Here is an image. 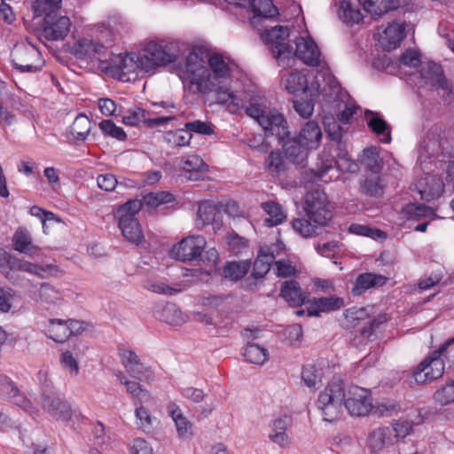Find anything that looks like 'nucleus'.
Wrapping results in <instances>:
<instances>
[{"label": "nucleus", "mask_w": 454, "mask_h": 454, "mask_svg": "<svg viewBox=\"0 0 454 454\" xmlns=\"http://www.w3.org/2000/svg\"><path fill=\"white\" fill-rule=\"evenodd\" d=\"M182 168L188 174L189 180H199L202 173L207 171V165L198 155H188L181 161Z\"/></svg>", "instance_id": "obj_35"}, {"label": "nucleus", "mask_w": 454, "mask_h": 454, "mask_svg": "<svg viewBox=\"0 0 454 454\" xmlns=\"http://www.w3.org/2000/svg\"><path fill=\"white\" fill-rule=\"evenodd\" d=\"M301 379L309 388H316L321 382L322 372L315 365L308 364L302 369Z\"/></svg>", "instance_id": "obj_55"}, {"label": "nucleus", "mask_w": 454, "mask_h": 454, "mask_svg": "<svg viewBox=\"0 0 454 454\" xmlns=\"http://www.w3.org/2000/svg\"><path fill=\"white\" fill-rule=\"evenodd\" d=\"M167 411L175 422L177 434L182 439H189L192 435V424L184 416L180 407L170 403L167 406Z\"/></svg>", "instance_id": "obj_23"}, {"label": "nucleus", "mask_w": 454, "mask_h": 454, "mask_svg": "<svg viewBox=\"0 0 454 454\" xmlns=\"http://www.w3.org/2000/svg\"><path fill=\"white\" fill-rule=\"evenodd\" d=\"M364 7V10L369 13L372 19L378 20L383 14L399 6L398 0H358Z\"/></svg>", "instance_id": "obj_26"}, {"label": "nucleus", "mask_w": 454, "mask_h": 454, "mask_svg": "<svg viewBox=\"0 0 454 454\" xmlns=\"http://www.w3.org/2000/svg\"><path fill=\"white\" fill-rule=\"evenodd\" d=\"M20 295L12 288H0V311L7 313L20 302Z\"/></svg>", "instance_id": "obj_52"}, {"label": "nucleus", "mask_w": 454, "mask_h": 454, "mask_svg": "<svg viewBox=\"0 0 454 454\" xmlns=\"http://www.w3.org/2000/svg\"><path fill=\"white\" fill-rule=\"evenodd\" d=\"M286 90L294 95L306 92L308 89V80L304 72L294 71L290 73L285 81Z\"/></svg>", "instance_id": "obj_41"}, {"label": "nucleus", "mask_w": 454, "mask_h": 454, "mask_svg": "<svg viewBox=\"0 0 454 454\" xmlns=\"http://www.w3.org/2000/svg\"><path fill=\"white\" fill-rule=\"evenodd\" d=\"M289 422L286 419H277L270 424L269 439L281 448H288L291 445V439L286 431Z\"/></svg>", "instance_id": "obj_27"}, {"label": "nucleus", "mask_w": 454, "mask_h": 454, "mask_svg": "<svg viewBox=\"0 0 454 454\" xmlns=\"http://www.w3.org/2000/svg\"><path fill=\"white\" fill-rule=\"evenodd\" d=\"M289 36V29L287 27L276 26L271 29L264 31L262 37L267 43H277Z\"/></svg>", "instance_id": "obj_61"}, {"label": "nucleus", "mask_w": 454, "mask_h": 454, "mask_svg": "<svg viewBox=\"0 0 454 454\" xmlns=\"http://www.w3.org/2000/svg\"><path fill=\"white\" fill-rule=\"evenodd\" d=\"M441 152V144L434 135H427L420 144L419 160L420 163Z\"/></svg>", "instance_id": "obj_45"}, {"label": "nucleus", "mask_w": 454, "mask_h": 454, "mask_svg": "<svg viewBox=\"0 0 454 454\" xmlns=\"http://www.w3.org/2000/svg\"><path fill=\"white\" fill-rule=\"evenodd\" d=\"M246 113L254 119L269 135H274L280 140L288 137L289 130L286 121L277 110L267 109L264 97L251 96Z\"/></svg>", "instance_id": "obj_4"}, {"label": "nucleus", "mask_w": 454, "mask_h": 454, "mask_svg": "<svg viewBox=\"0 0 454 454\" xmlns=\"http://www.w3.org/2000/svg\"><path fill=\"white\" fill-rule=\"evenodd\" d=\"M15 405L21 408L27 414L32 417H35L39 414V410L32 403V402L20 391H19L10 400Z\"/></svg>", "instance_id": "obj_60"}, {"label": "nucleus", "mask_w": 454, "mask_h": 454, "mask_svg": "<svg viewBox=\"0 0 454 454\" xmlns=\"http://www.w3.org/2000/svg\"><path fill=\"white\" fill-rule=\"evenodd\" d=\"M387 281V278L380 274L371 272L360 274L356 279L352 294L355 296H359L370 288L384 286Z\"/></svg>", "instance_id": "obj_25"}, {"label": "nucleus", "mask_w": 454, "mask_h": 454, "mask_svg": "<svg viewBox=\"0 0 454 454\" xmlns=\"http://www.w3.org/2000/svg\"><path fill=\"white\" fill-rule=\"evenodd\" d=\"M153 106L154 108L160 106L166 110V113L163 111H147L140 107H132L123 114L121 113L120 115H121L122 122L129 126L143 123L147 128L154 129L164 126L175 119V115L171 114L172 112L169 110V108H173V106L161 102L160 104H154Z\"/></svg>", "instance_id": "obj_6"}, {"label": "nucleus", "mask_w": 454, "mask_h": 454, "mask_svg": "<svg viewBox=\"0 0 454 454\" xmlns=\"http://www.w3.org/2000/svg\"><path fill=\"white\" fill-rule=\"evenodd\" d=\"M14 250L27 254L28 256H35L39 251V247L32 243V239L27 231L19 229L12 238Z\"/></svg>", "instance_id": "obj_31"}, {"label": "nucleus", "mask_w": 454, "mask_h": 454, "mask_svg": "<svg viewBox=\"0 0 454 454\" xmlns=\"http://www.w3.org/2000/svg\"><path fill=\"white\" fill-rule=\"evenodd\" d=\"M338 15L347 24L359 23L363 20L356 0H340Z\"/></svg>", "instance_id": "obj_29"}, {"label": "nucleus", "mask_w": 454, "mask_h": 454, "mask_svg": "<svg viewBox=\"0 0 454 454\" xmlns=\"http://www.w3.org/2000/svg\"><path fill=\"white\" fill-rule=\"evenodd\" d=\"M122 236L129 242L139 244L144 239V234L138 220L126 223V226L119 225Z\"/></svg>", "instance_id": "obj_50"}, {"label": "nucleus", "mask_w": 454, "mask_h": 454, "mask_svg": "<svg viewBox=\"0 0 454 454\" xmlns=\"http://www.w3.org/2000/svg\"><path fill=\"white\" fill-rule=\"evenodd\" d=\"M444 372V363L439 351L426 358L413 372L414 380L419 384H425L440 378Z\"/></svg>", "instance_id": "obj_11"}, {"label": "nucleus", "mask_w": 454, "mask_h": 454, "mask_svg": "<svg viewBox=\"0 0 454 454\" xmlns=\"http://www.w3.org/2000/svg\"><path fill=\"white\" fill-rule=\"evenodd\" d=\"M67 320L49 319L45 329L46 335L56 342H65L69 339Z\"/></svg>", "instance_id": "obj_38"}, {"label": "nucleus", "mask_w": 454, "mask_h": 454, "mask_svg": "<svg viewBox=\"0 0 454 454\" xmlns=\"http://www.w3.org/2000/svg\"><path fill=\"white\" fill-rule=\"evenodd\" d=\"M280 295L291 306L298 307L305 303L307 295L301 289L299 284L294 280L286 281L283 283Z\"/></svg>", "instance_id": "obj_28"}, {"label": "nucleus", "mask_w": 454, "mask_h": 454, "mask_svg": "<svg viewBox=\"0 0 454 454\" xmlns=\"http://www.w3.org/2000/svg\"><path fill=\"white\" fill-rule=\"evenodd\" d=\"M11 58L14 68L21 73L38 72L44 65L41 52L29 42L15 44L11 52Z\"/></svg>", "instance_id": "obj_8"}, {"label": "nucleus", "mask_w": 454, "mask_h": 454, "mask_svg": "<svg viewBox=\"0 0 454 454\" xmlns=\"http://www.w3.org/2000/svg\"><path fill=\"white\" fill-rule=\"evenodd\" d=\"M342 404L351 416L356 417L368 415L373 407L369 389L350 386L345 390L341 380L333 379L320 393L317 408L324 419L330 422L340 415Z\"/></svg>", "instance_id": "obj_1"}, {"label": "nucleus", "mask_w": 454, "mask_h": 454, "mask_svg": "<svg viewBox=\"0 0 454 454\" xmlns=\"http://www.w3.org/2000/svg\"><path fill=\"white\" fill-rule=\"evenodd\" d=\"M343 298L330 296L324 298H315L309 301L308 315L318 317L322 312H330L340 309L344 306Z\"/></svg>", "instance_id": "obj_21"}, {"label": "nucleus", "mask_w": 454, "mask_h": 454, "mask_svg": "<svg viewBox=\"0 0 454 454\" xmlns=\"http://www.w3.org/2000/svg\"><path fill=\"white\" fill-rule=\"evenodd\" d=\"M71 21L68 17L51 12L43 19V35L48 40L63 39L69 32Z\"/></svg>", "instance_id": "obj_14"}, {"label": "nucleus", "mask_w": 454, "mask_h": 454, "mask_svg": "<svg viewBox=\"0 0 454 454\" xmlns=\"http://www.w3.org/2000/svg\"><path fill=\"white\" fill-rule=\"evenodd\" d=\"M249 269L250 262L248 261L230 262L223 268L222 275L231 280H239L248 272Z\"/></svg>", "instance_id": "obj_44"}, {"label": "nucleus", "mask_w": 454, "mask_h": 454, "mask_svg": "<svg viewBox=\"0 0 454 454\" xmlns=\"http://www.w3.org/2000/svg\"><path fill=\"white\" fill-rule=\"evenodd\" d=\"M184 128L190 134L194 132L200 135H212L214 133V125L211 122L200 120L186 122Z\"/></svg>", "instance_id": "obj_62"}, {"label": "nucleus", "mask_w": 454, "mask_h": 454, "mask_svg": "<svg viewBox=\"0 0 454 454\" xmlns=\"http://www.w3.org/2000/svg\"><path fill=\"white\" fill-rule=\"evenodd\" d=\"M420 76L426 84L436 89H447V82L443 76L441 66L434 62L423 63L420 69Z\"/></svg>", "instance_id": "obj_20"}, {"label": "nucleus", "mask_w": 454, "mask_h": 454, "mask_svg": "<svg viewBox=\"0 0 454 454\" xmlns=\"http://www.w3.org/2000/svg\"><path fill=\"white\" fill-rule=\"evenodd\" d=\"M41 404L44 411L58 420L74 425L83 419L79 409L73 407L69 401L55 393L47 394L44 390Z\"/></svg>", "instance_id": "obj_7"}, {"label": "nucleus", "mask_w": 454, "mask_h": 454, "mask_svg": "<svg viewBox=\"0 0 454 454\" xmlns=\"http://www.w3.org/2000/svg\"><path fill=\"white\" fill-rule=\"evenodd\" d=\"M283 148L286 157L300 166L305 164L310 151L297 137L285 141Z\"/></svg>", "instance_id": "obj_19"}, {"label": "nucleus", "mask_w": 454, "mask_h": 454, "mask_svg": "<svg viewBox=\"0 0 454 454\" xmlns=\"http://www.w3.org/2000/svg\"><path fill=\"white\" fill-rule=\"evenodd\" d=\"M360 162L367 169L377 173L380 168L381 160L377 147L365 148L360 158Z\"/></svg>", "instance_id": "obj_51"}, {"label": "nucleus", "mask_w": 454, "mask_h": 454, "mask_svg": "<svg viewBox=\"0 0 454 454\" xmlns=\"http://www.w3.org/2000/svg\"><path fill=\"white\" fill-rule=\"evenodd\" d=\"M35 300L46 304H61L64 301L61 292L48 283H42L35 293Z\"/></svg>", "instance_id": "obj_39"}, {"label": "nucleus", "mask_w": 454, "mask_h": 454, "mask_svg": "<svg viewBox=\"0 0 454 454\" xmlns=\"http://www.w3.org/2000/svg\"><path fill=\"white\" fill-rule=\"evenodd\" d=\"M157 317L173 325H180L186 321V316L182 313L175 303L168 302L156 310Z\"/></svg>", "instance_id": "obj_32"}, {"label": "nucleus", "mask_w": 454, "mask_h": 454, "mask_svg": "<svg viewBox=\"0 0 454 454\" xmlns=\"http://www.w3.org/2000/svg\"><path fill=\"white\" fill-rule=\"evenodd\" d=\"M192 135L185 129H176L166 133L165 141L173 146H186L189 145Z\"/></svg>", "instance_id": "obj_54"}, {"label": "nucleus", "mask_w": 454, "mask_h": 454, "mask_svg": "<svg viewBox=\"0 0 454 454\" xmlns=\"http://www.w3.org/2000/svg\"><path fill=\"white\" fill-rule=\"evenodd\" d=\"M264 165L267 172L273 176L286 172L288 168L286 160L278 151H271L267 156Z\"/></svg>", "instance_id": "obj_43"}, {"label": "nucleus", "mask_w": 454, "mask_h": 454, "mask_svg": "<svg viewBox=\"0 0 454 454\" xmlns=\"http://www.w3.org/2000/svg\"><path fill=\"white\" fill-rule=\"evenodd\" d=\"M250 7L254 13L251 19L253 25H255L260 18H274L278 15V10L271 0H252Z\"/></svg>", "instance_id": "obj_36"}, {"label": "nucleus", "mask_w": 454, "mask_h": 454, "mask_svg": "<svg viewBox=\"0 0 454 454\" xmlns=\"http://www.w3.org/2000/svg\"><path fill=\"white\" fill-rule=\"evenodd\" d=\"M61 5V0H34L33 10L35 16H41L43 14L54 12L59 9Z\"/></svg>", "instance_id": "obj_58"}, {"label": "nucleus", "mask_w": 454, "mask_h": 454, "mask_svg": "<svg viewBox=\"0 0 454 454\" xmlns=\"http://www.w3.org/2000/svg\"><path fill=\"white\" fill-rule=\"evenodd\" d=\"M243 356L246 361L261 365L266 362L268 352L263 347L254 343H247L244 349Z\"/></svg>", "instance_id": "obj_48"}, {"label": "nucleus", "mask_w": 454, "mask_h": 454, "mask_svg": "<svg viewBox=\"0 0 454 454\" xmlns=\"http://www.w3.org/2000/svg\"><path fill=\"white\" fill-rule=\"evenodd\" d=\"M12 270L24 271L41 278L47 277H58L61 274V270L56 264H38L20 258L13 261Z\"/></svg>", "instance_id": "obj_16"}, {"label": "nucleus", "mask_w": 454, "mask_h": 454, "mask_svg": "<svg viewBox=\"0 0 454 454\" xmlns=\"http://www.w3.org/2000/svg\"><path fill=\"white\" fill-rule=\"evenodd\" d=\"M144 72H151L159 67L175 62L182 54L178 43L150 42L138 53Z\"/></svg>", "instance_id": "obj_5"}, {"label": "nucleus", "mask_w": 454, "mask_h": 454, "mask_svg": "<svg viewBox=\"0 0 454 454\" xmlns=\"http://www.w3.org/2000/svg\"><path fill=\"white\" fill-rule=\"evenodd\" d=\"M422 200H432L442 195L444 190L442 179L435 175L425 174L414 184Z\"/></svg>", "instance_id": "obj_15"}, {"label": "nucleus", "mask_w": 454, "mask_h": 454, "mask_svg": "<svg viewBox=\"0 0 454 454\" xmlns=\"http://www.w3.org/2000/svg\"><path fill=\"white\" fill-rule=\"evenodd\" d=\"M293 229L303 238H310L317 234L318 224L311 223V220L305 218L294 219L292 223Z\"/></svg>", "instance_id": "obj_53"}, {"label": "nucleus", "mask_w": 454, "mask_h": 454, "mask_svg": "<svg viewBox=\"0 0 454 454\" xmlns=\"http://www.w3.org/2000/svg\"><path fill=\"white\" fill-rule=\"evenodd\" d=\"M295 53L293 54V49L285 43H278L272 51L280 66H291L295 61V57L300 59L304 64L310 67H317L324 69L326 66L324 56L321 53L317 43L309 37H299L295 41Z\"/></svg>", "instance_id": "obj_3"}, {"label": "nucleus", "mask_w": 454, "mask_h": 454, "mask_svg": "<svg viewBox=\"0 0 454 454\" xmlns=\"http://www.w3.org/2000/svg\"><path fill=\"white\" fill-rule=\"evenodd\" d=\"M143 207L148 208H156L161 205L171 203L175 200V196L169 192L160 191L156 192H149L140 200Z\"/></svg>", "instance_id": "obj_46"}, {"label": "nucleus", "mask_w": 454, "mask_h": 454, "mask_svg": "<svg viewBox=\"0 0 454 454\" xmlns=\"http://www.w3.org/2000/svg\"><path fill=\"white\" fill-rule=\"evenodd\" d=\"M228 84H223L217 90H212L211 92H215L216 100L218 103L227 106L231 107V111H237L239 109L246 108L248 105L243 99L239 98L232 91H231L228 87Z\"/></svg>", "instance_id": "obj_37"}, {"label": "nucleus", "mask_w": 454, "mask_h": 454, "mask_svg": "<svg viewBox=\"0 0 454 454\" xmlns=\"http://www.w3.org/2000/svg\"><path fill=\"white\" fill-rule=\"evenodd\" d=\"M140 62V56L136 53L111 55L106 65H102L101 69L118 75L121 80L128 81L130 77L126 78L127 75L137 76L139 72H144Z\"/></svg>", "instance_id": "obj_10"}, {"label": "nucleus", "mask_w": 454, "mask_h": 454, "mask_svg": "<svg viewBox=\"0 0 454 454\" xmlns=\"http://www.w3.org/2000/svg\"><path fill=\"white\" fill-rule=\"evenodd\" d=\"M143 207V203L140 200H130L120 206L116 211V217L118 218V225L126 226V223L137 220L136 215Z\"/></svg>", "instance_id": "obj_34"}, {"label": "nucleus", "mask_w": 454, "mask_h": 454, "mask_svg": "<svg viewBox=\"0 0 454 454\" xmlns=\"http://www.w3.org/2000/svg\"><path fill=\"white\" fill-rule=\"evenodd\" d=\"M262 209L269 217L265 220L268 226H277L281 224L287 216L286 212L282 206L274 201H267L262 204Z\"/></svg>", "instance_id": "obj_40"}, {"label": "nucleus", "mask_w": 454, "mask_h": 454, "mask_svg": "<svg viewBox=\"0 0 454 454\" xmlns=\"http://www.w3.org/2000/svg\"><path fill=\"white\" fill-rule=\"evenodd\" d=\"M305 213L313 223L320 226L326 225L333 217L326 194L319 190L307 192L304 201Z\"/></svg>", "instance_id": "obj_9"}, {"label": "nucleus", "mask_w": 454, "mask_h": 454, "mask_svg": "<svg viewBox=\"0 0 454 454\" xmlns=\"http://www.w3.org/2000/svg\"><path fill=\"white\" fill-rule=\"evenodd\" d=\"M322 137L323 133L318 123L315 121H309L301 129L297 137L309 150H315L319 146Z\"/></svg>", "instance_id": "obj_24"}, {"label": "nucleus", "mask_w": 454, "mask_h": 454, "mask_svg": "<svg viewBox=\"0 0 454 454\" xmlns=\"http://www.w3.org/2000/svg\"><path fill=\"white\" fill-rule=\"evenodd\" d=\"M125 387L127 391L132 395L135 405H137V403H143L151 401L152 396L150 393L146 389L142 388L138 382L129 380L126 383Z\"/></svg>", "instance_id": "obj_56"}, {"label": "nucleus", "mask_w": 454, "mask_h": 454, "mask_svg": "<svg viewBox=\"0 0 454 454\" xmlns=\"http://www.w3.org/2000/svg\"><path fill=\"white\" fill-rule=\"evenodd\" d=\"M368 127L378 136L382 135L381 141L388 144L391 142L390 126L383 120L380 114L372 111L365 112Z\"/></svg>", "instance_id": "obj_30"}, {"label": "nucleus", "mask_w": 454, "mask_h": 454, "mask_svg": "<svg viewBox=\"0 0 454 454\" xmlns=\"http://www.w3.org/2000/svg\"><path fill=\"white\" fill-rule=\"evenodd\" d=\"M389 436L395 440L404 438L409 434L411 427L407 422H395L391 426L387 427Z\"/></svg>", "instance_id": "obj_64"}, {"label": "nucleus", "mask_w": 454, "mask_h": 454, "mask_svg": "<svg viewBox=\"0 0 454 454\" xmlns=\"http://www.w3.org/2000/svg\"><path fill=\"white\" fill-rule=\"evenodd\" d=\"M275 258L270 247H261L257 258L254 262L253 276L255 278H262L270 270Z\"/></svg>", "instance_id": "obj_33"}, {"label": "nucleus", "mask_w": 454, "mask_h": 454, "mask_svg": "<svg viewBox=\"0 0 454 454\" xmlns=\"http://www.w3.org/2000/svg\"><path fill=\"white\" fill-rule=\"evenodd\" d=\"M74 51L76 55L82 58H98L100 62V67L107 62V59H101L106 53V47L89 38L78 40L74 46Z\"/></svg>", "instance_id": "obj_17"}, {"label": "nucleus", "mask_w": 454, "mask_h": 454, "mask_svg": "<svg viewBox=\"0 0 454 454\" xmlns=\"http://www.w3.org/2000/svg\"><path fill=\"white\" fill-rule=\"evenodd\" d=\"M99 128L102 132L109 137L116 138L120 141L126 139V133L123 129L114 124L112 120H104L99 123Z\"/></svg>", "instance_id": "obj_59"}, {"label": "nucleus", "mask_w": 454, "mask_h": 454, "mask_svg": "<svg viewBox=\"0 0 454 454\" xmlns=\"http://www.w3.org/2000/svg\"><path fill=\"white\" fill-rule=\"evenodd\" d=\"M197 221L201 225L212 223L215 231L220 230L223 225V222L218 205H215L211 201L201 202L199 205L197 212Z\"/></svg>", "instance_id": "obj_18"}, {"label": "nucleus", "mask_w": 454, "mask_h": 454, "mask_svg": "<svg viewBox=\"0 0 454 454\" xmlns=\"http://www.w3.org/2000/svg\"><path fill=\"white\" fill-rule=\"evenodd\" d=\"M403 213L408 220L419 221L424 218L434 219L436 217L434 210L423 204H408L403 208Z\"/></svg>", "instance_id": "obj_42"}, {"label": "nucleus", "mask_w": 454, "mask_h": 454, "mask_svg": "<svg viewBox=\"0 0 454 454\" xmlns=\"http://www.w3.org/2000/svg\"><path fill=\"white\" fill-rule=\"evenodd\" d=\"M206 240L201 236H191L182 239L172 249L173 255L179 261L187 262L201 257Z\"/></svg>", "instance_id": "obj_12"}, {"label": "nucleus", "mask_w": 454, "mask_h": 454, "mask_svg": "<svg viewBox=\"0 0 454 454\" xmlns=\"http://www.w3.org/2000/svg\"><path fill=\"white\" fill-rule=\"evenodd\" d=\"M383 184L378 176L367 177L361 184V192L369 196H380L383 194Z\"/></svg>", "instance_id": "obj_57"}, {"label": "nucleus", "mask_w": 454, "mask_h": 454, "mask_svg": "<svg viewBox=\"0 0 454 454\" xmlns=\"http://www.w3.org/2000/svg\"><path fill=\"white\" fill-rule=\"evenodd\" d=\"M208 67L196 52H190L185 57V75L192 87L197 92L207 94L217 90L223 84H229L236 65L230 59L213 54L208 59Z\"/></svg>", "instance_id": "obj_2"}, {"label": "nucleus", "mask_w": 454, "mask_h": 454, "mask_svg": "<svg viewBox=\"0 0 454 454\" xmlns=\"http://www.w3.org/2000/svg\"><path fill=\"white\" fill-rule=\"evenodd\" d=\"M120 356L124 368L132 377L141 380L149 372V368L140 362L134 351L122 349L120 351Z\"/></svg>", "instance_id": "obj_22"}, {"label": "nucleus", "mask_w": 454, "mask_h": 454, "mask_svg": "<svg viewBox=\"0 0 454 454\" xmlns=\"http://www.w3.org/2000/svg\"><path fill=\"white\" fill-rule=\"evenodd\" d=\"M404 37V23L393 21L378 28L377 40L385 51H391L399 47Z\"/></svg>", "instance_id": "obj_13"}, {"label": "nucleus", "mask_w": 454, "mask_h": 454, "mask_svg": "<svg viewBox=\"0 0 454 454\" xmlns=\"http://www.w3.org/2000/svg\"><path fill=\"white\" fill-rule=\"evenodd\" d=\"M434 401L440 405H447L454 402V382L438 389L434 395Z\"/></svg>", "instance_id": "obj_63"}, {"label": "nucleus", "mask_w": 454, "mask_h": 454, "mask_svg": "<svg viewBox=\"0 0 454 454\" xmlns=\"http://www.w3.org/2000/svg\"><path fill=\"white\" fill-rule=\"evenodd\" d=\"M90 130V121L84 114H79L70 126V132L76 140H85Z\"/></svg>", "instance_id": "obj_49"}, {"label": "nucleus", "mask_w": 454, "mask_h": 454, "mask_svg": "<svg viewBox=\"0 0 454 454\" xmlns=\"http://www.w3.org/2000/svg\"><path fill=\"white\" fill-rule=\"evenodd\" d=\"M393 439L389 436L387 427L374 429L369 436V445L373 451H378L391 445Z\"/></svg>", "instance_id": "obj_47"}]
</instances>
